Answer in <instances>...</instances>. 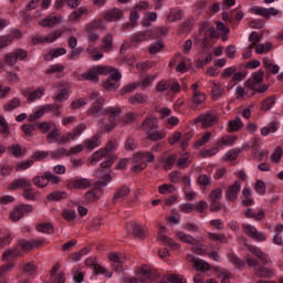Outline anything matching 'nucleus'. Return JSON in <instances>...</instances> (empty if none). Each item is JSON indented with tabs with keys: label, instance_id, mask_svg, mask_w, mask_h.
<instances>
[{
	"label": "nucleus",
	"instance_id": "a18cd8bd",
	"mask_svg": "<svg viewBox=\"0 0 283 283\" xmlns=\"http://www.w3.org/2000/svg\"><path fill=\"white\" fill-rule=\"evenodd\" d=\"M158 239L160 240V242H165L166 244H168L169 247H171V249H174V251H179L180 249V244H178L177 242H175L174 239H170L169 237L165 235V234H160L158 237Z\"/></svg>",
	"mask_w": 283,
	"mask_h": 283
},
{
	"label": "nucleus",
	"instance_id": "5701e85b",
	"mask_svg": "<svg viewBox=\"0 0 283 283\" xmlns=\"http://www.w3.org/2000/svg\"><path fill=\"white\" fill-rule=\"evenodd\" d=\"M130 105H147L149 97L145 93H136L128 98Z\"/></svg>",
	"mask_w": 283,
	"mask_h": 283
},
{
	"label": "nucleus",
	"instance_id": "393cba45",
	"mask_svg": "<svg viewBox=\"0 0 283 283\" xmlns=\"http://www.w3.org/2000/svg\"><path fill=\"white\" fill-rule=\"evenodd\" d=\"M205 101H207L205 93H193L192 98L190 99L191 109H198Z\"/></svg>",
	"mask_w": 283,
	"mask_h": 283
},
{
	"label": "nucleus",
	"instance_id": "a211bd4d",
	"mask_svg": "<svg viewBox=\"0 0 283 283\" xmlns=\"http://www.w3.org/2000/svg\"><path fill=\"white\" fill-rule=\"evenodd\" d=\"M176 235L181 242H185L186 244H191L192 247H196V244H200V242L205 241L202 237L196 239L191 237V234H187L182 231L176 232Z\"/></svg>",
	"mask_w": 283,
	"mask_h": 283
},
{
	"label": "nucleus",
	"instance_id": "de8ad7c7",
	"mask_svg": "<svg viewBox=\"0 0 283 283\" xmlns=\"http://www.w3.org/2000/svg\"><path fill=\"white\" fill-rule=\"evenodd\" d=\"M33 185H35V187H39L41 189L48 187V172H45L43 176L34 177Z\"/></svg>",
	"mask_w": 283,
	"mask_h": 283
},
{
	"label": "nucleus",
	"instance_id": "49530a36",
	"mask_svg": "<svg viewBox=\"0 0 283 283\" xmlns=\"http://www.w3.org/2000/svg\"><path fill=\"white\" fill-rule=\"evenodd\" d=\"M45 114H48V109L45 108V105H43L29 116V120L30 123H34V120H39V118H42Z\"/></svg>",
	"mask_w": 283,
	"mask_h": 283
},
{
	"label": "nucleus",
	"instance_id": "2f4dec72",
	"mask_svg": "<svg viewBox=\"0 0 283 283\" xmlns=\"http://www.w3.org/2000/svg\"><path fill=\"white\" fill-rule=\"evenodd\" d=\"M19 107H21V99L19 97H13L3 104L2 109L4 112H14V109H19Z\"/></svg>",
	"mask_w": 283,
	"mask_h": 283
},
{
	"label": "nucleus",
	"instance_id": "bb28decb",
	"mask_svg": "<svg viewBox=\"0 0 283 283\" xmlns=\"http://www.w3.org/2000/svg\"><path fill=\"white\" fill-rule=\"evenodd\" d=\"M102 50L104 52H112L114 50V35L112 33H107L102 38Z\"/></svg>",
	"mask_w": 283,
	"mask_h": 283
},
{
	"label": "nucleus",
	"instance_id": "6e6552de",
	"mask_svg": "<svg viewBox=\"0 0 283 283\" xmlns=\"http://www.w3.org/2000/svg\"><path fill=\"white\" fill-rule=\"evenodd\" d=\"M28 59V51L23 49H18L12 53H8L4 55V63L6 65H17L18 61H25Z\"/></svg>",
	"mask_w": 283,
	"mask_h": 283
},
{
	"label": "nucleus",
	"instance_id": "f257e3e1",
	"mask_svg": "<svg viewBox=\"0 0 283 283\" xmlns=\"http://www.w3.org/2000/svg\"><path fill=\"white\" fill-rule=\"evenodd\" d=\"M90 101H94L92 108L88 111V116H94V118H98V116H104L103 119L99 120V127L102 132H112L118 125L116 118L123 114L120 106H109L103 109L105 105V99L101 96L98 92H92L90 94Z\"/></svg>",
	"mask_w": 283,
	"mask_h": 283
},
{
	"label": "nucleus",
	"instance_id": "e2e57ef3",
	"mask_svg": "<svg viewBox=\"0 0 283 283\" xmlns=\"http://www.w3.org/2000/svg\"><path fill=\"white\" fill-rule=\"evenodd\" d=\"M22 270L27 275H34L36 273V265H34V262L23 263Z\"/></svg>",
	"mask_w": 283,
	"mask_h": 283
},
{
	"label": "nucleus",
	"instance_id": "0eeeda50",
	"mask_svg": "<svg viewBox=\"0 0 283 283\" xmlns=\"http://www.w3.org/2000/svg\"><path fill=\"white\" fill-rule=\"evenodd\" d=\"M200 123H202L203 129H208V127H213V125H218L220 120V114L216 111H209L203 115L199 116Z\"/></svg>",
	"mask_w": 283,
	"mask_h": 283
},
{
	"label": "nucleus",
	"instance_id": "72a5a7b5",
	"mask_svg": "<svg viewBox=\"0 0 283 283\" xmlns=\"http://www.w3.org/2000/svg\"><path fill=\"white\" fill-rule=\"evenodd\" d=\"M67 54V50L63 49V48H59V49H52L45 56H44V61H52V59H56L59 56H63Z\"/></svg>",
	"mask_w": 283,
	"mask_h": 283
},
{
	"label": "nucleus",
	"instance_id": "2eb2a0df",
	"mask_svg": "<svg viewBox=\"0 0 283 283\" xmlns=\"http://www.w3.org/2000/svg\"><path fill=\"white\" fill-rule=\"evenodd\" d=\"M132 193L129 186H122L117 188L113 195V205H118L123 202Z\"/></svg>",
	"mask_w": 283,
	"mask_h": 283
},
{
	"label": "nucleus",
	"instance_id": "473e14b6",
	"mask_svg": "<svg viewBox=\"0 0 283 283\" xmlns=\"http://www.w3.org/2000/svg\"><path fill=\"white\" fill-rule=\"evenodd\" d=\"M8 150L14 156V158H21L25 156L27 149L19 144H13L8 147Z\"/></svg>",
	"mask_w": 283,
	"mask_h": 283
},
{
	"label": "nucleus",
	"instance_id": "7ed1b4c3",
	"mask_svg": "<svg viewBox=\"0 0 283 283\" xmlns=\"http://www.w3.org/2000/svg\"><path fill=\"white\" fill-rule=\"evenodd\" d=\"M112 72V66L96 65L91 67L85 73L77 76L78 81H90L91 83H98V76H107Z\"/></svg>",
	"mask_w": 283,
	"mask_h": 283
},
{
	"label": "nucleus",
	"instance_id": "680f3d73",
	"mask_svg": "<svg viewBox=\"0 0 283 283\" xmlns=\"http://www.w3.org/2000/svg\"><path fill=\"white\" fill-rule=\"evenodd\" d=\"M107 154L103 148L98 149L97 151L93 153L91 156V163H99L103 158H106Z\"/></svg>",
	"mask_w": 283,
	"mask_h": 283
},
{
	"label": "nucleus",
	"instance_id": "b1692460",
	"mask_svg": "<svg viewBox=\"0 0 283 283\" xmlns=\"http://www.w3.org/2000/svg\"><path fill=\"white\" fill-rule=\"evenodd\" d=\"M17 258H21V250H19V247L6 250L2 254V262H8V260H17Z\"/></svg>",
	"mask_w": 283,
	"mask_h": 283
},
{
	"label": "nucleus",
	"instance_id": "39448f33",
	"mask_svg": "<svg viewBox=\"0 0 283 283\" xmlns=\"http://www.w3.org/2000/svg\"><path fill=\"white\" fill-rule=\"evenodd\" d=\"M99 28H101V22L93 21V22H90L84 30L86 40L88 42V46L86 49L87 54H92V48L96 45V41H98L99 39L98 33H96V30H98Z\"/></svg>",
	"mask_w": 283,
	"mask_h": 283
},
{
	"label": "nucleus",
	"instance_id": "ea45409f",
	"mask_svg": "<svg viewBox=\"0 0 283 283\" xmlns=\"http://www.w3.org/2000/svg\"><path fill=\"white\" fill-rule=\"evenodd\" d=\"M262 63L263 67L268 70V72H271V74H277L280 72V66H277V64H273L269 57H263Z\"/></svg>",
	"mask_w": 283,
	"mask_h": 283
},
{
	"label": "nucleus",
	"instance_id": "603ef678",
	"mask_svg": "<svg viewBox=\"0 0 283 283\" xmlns=\"http://www.w3.org/2000/svg\"><path fill=\"white\" fill-rule=\"evenodd\" d=\"M133 235L137 240H145V229H143V226L136 223L133 226Z\"/></svg>",
	"mask_w": 283,
	"mask_h": 283
},
{
	"label": "nucleus",
	"instance_id": "c85d7f7f",
	"mask_svg": "<svg viewBox=\"0 0 283 283\" xmlns=\"http://www.w3.org/2000/svg\"><path fill=\"white\" fill-rule=\"evenodd\" d=\"M229 261L233 264L234 269L242 271V269H247V262L242 260L238 254L232 253L229 255Z\"/></svg>",
	"mask_w": 283,
	"mask_h": 283
},
{
	"label": "nucleus",
	"instance_id": "13d9d810",
	"mask_svg": "<svg viewBox=\"0 0 283 283\" xmlns=\"http://www.w3.org/2000/svg\"><path fill=\"white\" fill-rule=\"evenodd\" d=\"M50 156L53 160H59V159L63 158V156H70V153H67V149H65V148H59L54 151H51Z\"/></svg>",
	"mask_w": 283,
	"mask_h": 283
},
{
	"label": "nucleus",
	"instance_id": "4be33fe9",
	"mask_svg": "<svg viewBox=\"0 0 283 283\" xmlns=\"http://www.w3.org/2000/svg\"><path fill=\"white\" fill-rule=\"evenodd\" d=\"M84 149H87L88 151H94L96 147H101V135L96 134L92 138L85 139L83 142Z\"/></svg>",
	"mask_w": 283,
	"mask_h": 283
},
{
	"label": "nucleus",
	"instance_id": "e433bc0d",
	"mask_svg": "<svg viewBox=\"0 0 283 283\" xmlns=\"http://www.w3.org/2000/svg\"><path fill=\"white\" fill-rule=\"evenodd\" d=\"M245 218H253V220L260 221L266 218V213L264 212V210H260L258 213H255L253 211V208H248L245 210Z\"/></svg>",
	"mask_w": 283,
	"mask_h": 283
},
{
	"label": "nucleus",
	"instance_id": "4c0bfd02",
	"mask_svg": "<svg viewBox=\"0 0 283 283\" xmlns=\"http://www.w3.org/2000/svg\"><path fill=\"white\" fill-rule=\"evenodd\" d=\"M46 114H50V112L53 113L54 116L59 117L61 114H63V105L61 104H45Z\"/></svg>",
	"mask_w": 283,
	"mask_h": 283
},
{
	"label": "nucleus",
	"instance_id": "423d86ee",
	"mask_svg": "<svg viewBox=\"0 0 283 283\" xmlns=\"http://www.w3.org/2000/svg\"><path fill=\"white\" fill-rule=\"evenodd\" d=\"M108 78L103 83L104 90H107L108 92H116L118 87H120V78H123V75L120 74L117 69H114L111 66Z\"/></svg>",
	"mask_w": 283,
	"mask_h": 283
},
{
	"label": "nucleus",
	"instance_id": "4468645a",
	"mask_svg": "<svg viewBox=\"0 0 283 283\" xmlns=\"http://www.w3.org/2000/svg\"><path fill=\"white\" fill-rule=\"evenodd\" d=\"M149 39H154V33L151 31H139L132 36L130 43L134 48H138V44L145 43V41H149Z\"/></svg>",
	"mask_w": 283,
	"mask_h": 283
},
{
	"label": "nucleus",
	"instance_id": "3c124183",
	"mask_svg": "<svg viewBox=\"0 0 283 283\" xmlns=\"http://www.w3.org/2000/svg\"><path fill=\"white\" fill-rule=\"evenodd\" d=\"M67 198V192L65 191H54L48 195V200H53L59 202V200H65Z\"/></svg>",
	"mask_w": 283,
	"mask_h": 283
},
{
	"label": "nucleus",
	"instance_id": "864d4df0",
	"mask_svg": "<svg viewBox=\"0 0 283 283\" xmlns=\"http://www.w3.org/2000/svg\"><path fill=\"white\" fill-rule=\"evenodd\" d=\"M140 86V82H134L132 84H127L126 86L120 88L122 96H125V94H132L135 90H138Z\"/></svg>",
	"mask_w": 283,
	"mask_h": 283
},
{
	"label": "nucleus",
	"instance_id": "aec40b11",
	"mask_svg": "<svg viewBox=\"0 0 283 283\" xmlns=\"http://www.w3.org/2000/svg\"><path fill=\"white\" fill-rule=\"evenodd\" d=\"M137 277H139L140 283L151 282V269L149 265L144 264L137 270Z\"/></svg>",
	"mask_w": 283,
	"mask_h": 283
},
{
	"label": "nucleus",
	"instance_id": "6e6d98bb",
	"mask_svg": "<svg viewBox=\"0 0 283 283\" xmlns=\"http://www.w3.org/2000/svg\"><path fill=\"white\" fill-rule=\"evenodd\" d=\"M275 96H270L268 98H265L262 104H261V109L263 112H269L271 111V108L273 107V105H275Z\"/></svg>",
	"mask_w": 283,
	"mask_h": 283
},
{
	"label": "nucleus",
	"instance_id": "37998d69",
	"mask_svg": "<svg viewBox=\"0 0 283 283\" xmlns=\"http://www.w3.org/2000/svg\"><path fill=\"white\" fill-rule=\"evenodd\" d=\"M193 158L189 156V153L184 154L178 160H177V167H180L181 169H185L191 165V161Z\"/></svg>",
	"mask_w": 283,
	"mask_h": 283
},
{
	"label": "nucleus",
	"instance_id": "f3484780",
	"mask_svg": "<svg viewBox=\"0 0 283 283\" xmlns=\"http://www.w3.org/2000/svg\"><path fill=\"white\" fill-rule=\"evenodd\" d=\"M187 260L188 262H191L193 264V268L196 269V271H201V273H207V271L211 270V265L207 263V261L198 260L196 256L191 254L187 256Z\"/></svg>",
	"mask_w": 283,
	"mask_h": 283
},
{
	"label": "nucleus",
	"instance_id": "8fccbe9b",
	"mask_svg": "<svg viewBox=\"0 0 283 283\" xmlns=\"http://www.w3.org/2000/svg\"><path fill=\"white\" fill-rule=\"evenodd\" d=\"M255 274L259 277H273V270L259 265L255 270Z\"/></svg>",
	"mask_w": 283,
	"mask_h": 283
},
{
	"label": "nucleus",
	"instance_id": "1a4fd4ad",
	"mask_svg": "<svg viewBox=\"0 0 283 283\" xmlns=\"http://www.w3.org/2000/svg\"><path fill=\"white\" fill-rule=\"evenodd\" d=\"M243 232L248 238H251L252 240H255L256 242H265L266 234L263 232L258 231V229L254 226H251L249 223L242 224Z\"/></svg>",
	"mask_w": 283,
	"mask_h": 283
},
{
	"label": "nucleus",
	"instance_id": "412c9836",
	"mask_svg": "<svg viewBox=\"0 0 283 283\" xmlns=\"http://www.w3.org/2000/svg\"><path fill=\"white\" fill-rule=\"evenodd\" d=\"M209 83H210V87H211L212 101H218V98L223 96L224 88H222V84H220V82H216V81L211 80Z\"/></svg>",
	"mask_w": 283,
	"mask_h": 283
},
{
	"label": "nucleus",
	"instance_id": "f8f14e48",
	"mask_svg": "<svg viewBox=\"0 0 283 283\" xmlns=\"http://www.w3.org/2000/svg\"><path fill=\"white\" fill-rule=\"evenodd\" d=\"M63 34V31L56 30L51 33L46 38H43L42 35H35L32 38L33 45H39V43H54L56 39H59Z\"/></svg>",
	"mask_w": 283,
	"mask_h": 283
},
{
	"label": "nucleus",
	"instance_id": "6ab92c4d",
	"mask_svg": "<svg viewBox=\"0 0 283 283\" xmlns=\"http://www.w3.org/2000/svg\"><path fill=\"white\" fill-rule=\"evenodd\" d=\"M124 14H125V11H123L122 9L113 8V9L107 10L104 13V19H105V21H108V22L120 21V19H123Z\"/></svg>",
	"mask_w": 283,
	"mask_h": 283
},
{
	"label": "nucleus",
	"instance_id": "052dcab7",
	"mask_svg": "<svg viewBox=\"0 0 283 283\" xmlns=\"http://www.w3.org/2000/svg\"><path fill=\"white\" fill-rule=\"evenodd\" d=\"M240 154H242V149L240 148H233L231 150H229L227 154H226V160H228L229 163L235 160Z\"/></svg>",
	"mask_w": 283,
	"mask_h": 283
},
{
	"label": "nucleus",
	"instance_id": "20e7f679",
	"mask_svg": "<svg viewBox=\"0 0 283 283\" xmlns=\"http://www.w3.org/2000/svg\"><path fill=\"white\" fill-rule=\"evenodd\" d=\"M264 81V71L259 70L258 72L252 73V78L247 81L248 90H251V96L258 92L259 94H264L269 90V85L260 84Z\"/></svg>",
	"mask_w": 283,
	"mask_h": 283
},
{
	"label": "nucleus",
	"instance_id": "7c9ffc66",
	"mask_svg": "<svg viewBox=\"0 0 283 283\" xmlns=\"http://www.w3.org/2000/svg\"><path fill=\"white\" fill-rule=\"evenodd\" d=\"M134 163H140V160H145V163H154L156 160V157L154 156V153H137L133 157Z\"/></svg>",
	"mask_w": 283,
	"mask_h": 283
},
{
	"label": "nucleus",
	"instance_id": "f704fd0d",
	"mask_svg": "<svg viewBox=\"0 0 283 283\" xmlns=\"http://www.w3.org/2000/svg\"><path fill=\"white\" fill-rule=\"evenodd\" d=\"M36 127L42 132V134H50L56 126L54 122H40L36 124Z\"/></svg>",
	"mask_w": 283,
	"mask_h": 283
},
{
	"label": "nucleus",
	"instance_id": "a19ab883",
	"mask_svg": "<svg viewBox=\"0 0 283 283\" xmlns=\"http://www.w3.org/2000/svg\"><path fill=\"white\" fill-rule=\"evenodd\" d=\"M83 14H87V9L85 7H81L75 11H73L70 14V21H72V23H76V21H81V18L83 17Z\"/></svg>",
	"mask_w": 283,
	"mask_h": 283
},
{
	"label": "nucleus",
	"instance_id": "0e129e2a",
	"mask_svg": "<svg viewBox=\"0 0 283 283\" xmlns=\"http://www.w3.org/2000/svg\"><path fill=\"white\" fill-rule=\"evenodd\" d=\"M36 231H39L40 233H54V227L52 226V223H40L36 227Z\"/></svg>",
	"mask_w": 283,
	"mask_h": 283
},
{
	"label": "nucleus",
	"instance_id": "dca6fc26",
	"mask_svg": "<svg viewBox=\"0 0 283 283\" xmlns=\"http://www.w3.org/2000/svg\"><path fill=\"white\" fill-rule=\"evenodd\" d=\"M140 127L146 134H150V132H156V129H158V119H156L155 116L149 115L145 117Z\"/></svg>",
	"mask_w": 283,
	"mask_h": 283
},
{
	"label": "nucleus",
	"instance_id": "c03bdc74",
	"mask_svg": "<svg viewBox=\"0 0 283 283\" xmlns=\"http://www.w3.org/2000/svg\"><path fill=\"white\" fill-rule=\"evenodd\" d=\"M164 169L169 170L174 165H176V155H169L166 157H163L160 160Z\"/></svg>",
	"mask_w": 283,
	"mask_h": 283
},
{
	"label": "nucleus",
	"instance_id": "a878e982",
	"mask_svg": "<svg viewBox=\"0 0 283 283\" xmlns=\"http://www.w3.org/2000/svg\"><path fill=\"white\" fill-rule=\"evenodd\" d=\"M242 127H244V123H242V119L240 117H237L235 119H230L228 122L227 132L229 134H233V132H240Z\"/></svg>",
	"mask_w": 283,
	"mask_h": 283
},
{
	"label": "nucleus",
	"instance_id": "4d7b16f0",
	"mask_svg": "<svg viewBox=\"0 0 283 283\" xmlns=\"http://www.w3.org/2000/svg\"><path fill=\"white\" fill-rule=\"evenodd\" d=\"M44 93H45V88L40 87L29 94L28 101L30 103H34V101H38V98H41Z\"/></svg>",
	"mask_w": 283,
	"mask_h": 283
},
{
	"label": "nucleus",
	"instance_id": "c756f323",
	"mask_svg": "<svg viewBox=\"0 0 283 283\" xmlns=\"http://www.w3.org/2000/svg\"><path fill=\"white\" fill-rule=\"evenodd\" d=\"M147 140H153V143H156L158 140H163L164 138H167V132L165 129L158 130H151L147 134Z\"/></svg>",
	"mask_w": 283,
	"mask_h": 283
},
{
	"label": "nucleus",
	"instance_id": "09e8293b",
	"mask_svg": "<svg viewBox=\"0 0 283 283\" xmlns=\"http://www.w3.org/2000/svg\"><path fill=\"white\" fill-rule=\"evenodd\" d=\"M63 72H65V66L63 64H53L45 70L46 75L61 74Z\"/></svg>",
	"mask_w": 283,
	"mask_h": 283
},
{
	"label": "nucleus",
	"instance_id": "69168bd1",
	"mask_svg": "<svg viewBox=\"0 0 283 283\" xmlns=\"http://www.w3.org/2000/svg\"><path fill=\"white\" fill-rule=\"evenodd\" d=\"M198 185L200 187H211V177L207 175H200L197 179Z\"/></svg>",
	"mask_w": 283,
	"mask_h": 283
},
{
	"label": "nucleus",
	"instance_id": "774afa93",
	"mask_svg": "<svg viewBox=\"0 0 283 283\" xmlns=\"http://www.w3.org/2000/svg\"><path fill=\"white\" fill-rule=\"evenodd\" d=\"M168 282L170 283H187V280H185V276L180 274H171L168 276Z\"/></svg>",
	"mask_w": 283,
	"mask_h": 283
},
{
	"label": "nucleus",
	"instance_id": "9b49d317",
	"mask_svg": "<svg viewBox=\"0 0 283 283\" xmlns=\"http://www.w3.org/2000/svg\"><path fill=\"white\" fill-rule=\"evenodd\" d=\"M242 189V182L234 181V184L228 186L226 190V199L229 202H237L238 201V193H240V190Z\"/></svg>",
	"mask_w": 283,
	"mask_h": 283
},
{
	"label": "nucleus",
	"instance_id": "cd10ccee",
	"mask_svg": "<svg viewBox=\"0 0 283 283\" xmlns=\"http://www.w3.org/2000/svg\"><path fill=\"white\" fill-rule=\"evenodd\" d=\"M182 17H185V12L180 9H171L167 14L166 19L168 23H174L176 21H181Z\"/></svg>",
	"mask_w": 283,
	"mask_h": 283
},
{
	"label": "nucleus",
	"instance_id": "58836bf2",
	"mask_svg": "<svg viewBox=\"0 0 283 283\" xmlns=\"http://www.w3.org/2000/svg\"><path fill=\"white\" fill-rule=\"evenodd\" d=\"M101 196H103V190L101 189H93L91 191H87L84 195V198L87 202H95V200H98V198H101Z\"/></svg>",
	"mask_w": 283,
	"mask_h": 283
},
{
	"label": "nucleus",
	"instance_id": "79ce46f5",
	"mask_svg": "<svg viewBox=\"0 0 283 283\" xmlns=\"http://www.w3.org/2000/svg\"><path fill=\"white\" fill-rule=\"evenodd\" d=\"M56 23H59V17L51 14L46 18H44L39 25H41L42 28H52V25H56Z\"/></svg>",
	"mask_w": 283,
	"mask_h": 283
},
{
	"label": "nucleus",
	"instance_id": "5fc2aeb1",
	"mask_svg": "<svg viewBox=\"0 0 283 283\" xmlns=\"http://www.w3.org/2000/svg\"><path fill=\"white\" fill-rule=\"evenodd\" d=\"M207 238L212 242H221V244H227V237L224 234L208 232Z\"/></svg>",
	"mask_w": 283,
	"mask_h": 283
},
{
	"label": "nucleus",
	"instance_id": "bf43d9fd",
	"mask_svg": "<svg viewBox=\"0 0 283 283\" xmlns=\"http://www.w3.org/2000/svg\"><path fill=\"white\" fill-rule=\"evenodd\" d=\"M277 132V123L272 122L270 125L261 129L262 136H269V134H275Z\"/></svg>",
	"mask_w": 283,
	"mask_h": 283
},
{
	"label": "nucleus",
	"instance_id": "ddd939ff",
	"mask_svg": "<svg viewBox=\"0 0 283 283\" xmlns=\"http://www.w3.org/2000/svg\"><path fill=\"white\" fill-rule=\"evenodd\" d=\"M92 186V181L87 178L75 177L67 181L69 189H87Z\"/></svg>",
	"mask_w": 283,
	"mask_h": 283
},
{
	"label": "nucleus",
	"instance_id": "f03ea898",
	"mask_svg": "<svg viewBox=\"0 0 283 283\" xmlns=\"http://www.w3.org/2000/svg\"><path fill=\"white\" fill-rule=\"evenodd\" d=\"M11 191H17V189H23L22 197L24 200H29L34 202V200H39L41 198V192L34 187H32V182L25 178H20L13 180L8 187Z\"/></svg>",
	"mask_w": 283,
	"mask_h": 283
},
{
	"label": "nucleus",
	"instance_id": "c9c22d12",
	"mask_svg": "<svg viewBox=\"0 0 283 283\" xmlns=\"http://www.w3.org/2000/svg\"><path fill=\"white\" fill-rule=\"evenodd\" d=\"M59 134H61V129H59V126H55L52 130L48 133L46 143L49 145H52V143H60L61 139H59Z\"/></svg>",
	"mask_w": 283,
	"mask_h": 283
},
{
	"label": "nucleus",
	"instance_id": "338daca9",
	"mask_svg": "<svg viewBox=\"0 0 283 283\" xmlns=\"http://www.w3.org/2000/svg\"><path fill=\"white\" fill-rule=\"evenodd\" d=\"M221 198H222V188H216L208 195L209 200H220Z\"/></svg>",
	"mask_w": 283,
	"mask_h": 283
},
{
	"label": "nucleus",
	"instance_id": "9d476101",
	"mask_svg": "<svg viewBox=\"0 0 283 283\" xmlns=\"http://www.w3.org/2000/svg\"><path fill=\"white\" fill-rule=\"evenodd\" d=\"M108 260L109 262H113V269L117 273H123V266L125 262H127V258L123 254H118L117 252H111L108 253Z\"/></svg>",
	"mask_w": 283,
	"mask_h": 283
}]
</instances>
